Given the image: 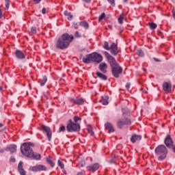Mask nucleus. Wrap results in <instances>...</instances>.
Instances as JSON below:
<instances>
[{"mask_svg":"<svg viewBox=\"0 0 175 175\" xmlns=\"http://www.w3.org/2000/svg\"><path fill=\"white\" fill-rule=\"evenodd\" d=\"M31 147H33V144L31 142L23 143L21 146V152H22L23 155H25V157H27V158H32L36 161H40L42 158L40 154L33 152Z\"/></svg>","mask_w":175,"mask_h":175,"instance_id":"1","label":"nucleus"},{"mask_svg":"<svg viewBox=\"0 0 175 175\" xmlns=\"http://www.w3.org/2000/svg\"><path fill=\"white\" fill-rule=\"evenodd\" d=\"M73 39V36L64 33L56 42L57 49H59V50H65V49H68Z\"/></svg>","mask_w":175,"mask_h":175,"instance_id":"2","label":"nucleus"},{"mask_svg":"<svg viewBox=\"0 0 175 175\" xmlns=\"http://www.w3.org/2000/svg\"><path fill=\"white\" fill-rule=\"evenodd\" d=\"M82 60L84 64H90L91 62L100 64V62L103 61V56L98 53L94 52L86 55L85 57H83Z\"/></svg>","mask_w":175,"mask_h":175,"instance_id":"3","label":"nucleus"},{"mask_svg":"<svg viewBox=\"0 0 175 175\" xmlns=\"http://www.w3.org/2000/svg\"><path fill=\"white\" fill-rule=\"evenodd\" d=\"M154 152L159 161H163L167 157V148L165 145H159L154 149Z\"/></svg>","mask_w":175,"mask_h":175,"instance_id":"4","label":"nucleus"},{"mask_svg":"<svg viewBox=\"0 0 175 175\" xmlns=\"http://www.w3.org/2000/svg\"><path fill=\"white\" fill-rule=\"evenodd\" d=\"M131 124L132 122L131 121V119L124 118L117 120L116 126L118 128V129H124L126 125H131Z\"/></svg>","mask_w":175,"mask_h":175,"instance_id":"5","label":"nucleus"},{"mask_svg":"<svg viewBox=\"0 0 175 175\" xmlns=\"http://www.w3.org/2000/svg\"><path fill=\"white\" fill-rule=\"evenodd\" d=\"M66 129L68 132H79L80 131V124L79 123H74L72 120H69Z\"/></svg>","mask_w":175,"mask_h":175,"instance_id":"6","label":"nucleus"},{"mask_svg":"<svg viewBox=\"0 0 175 175\" xmlns=\"http://www.w3.org/2000/svg\"><path fill=\"white\" fill-rule=\"evenodd\" d=\"M111 72L112 75L114 77H116V79H118V77H120V75L122 74V67H121L120 66V64H118L112 68H111Z\"/></svg>","mask_w":175,"mask_h":175,"instance_id":"7","label":"nucleus"},{"mask_svg":"<svg viewBox=\"0 0 175 175\" xmlns=\"http://www.w3.org/2000/svg\"><path fill=\"white\" fill-rule=\"evenodd\" d=\"M105 54L111 68H113L114 66H116L117 65H118L114 57H113L111 55H110L108 52H106V51L105 52Z\"/></svg>","mask_w":175,"mask_h":175,"instance_id":"8","label":"nucleus"},{"mask_svg":"<svg viewBox=\"0 0 175 175\" xmlns=\"http://www.w3.org/2000/svg\"><path fill=\"white\" fill-rule=\"evenodd\" d=\"M41 129L43 133H46L49 142H51V136L53 135V131H51V129L47 126L42 125Z\"/></svg>","mask_w":175,"mask_h":175,"instance_id":"9","label":"nucleus"},{"mask_svg":"<svg viewBox=\"0 0 175 175\" xmlns=\"http://www.w3.org/2000/svg\"><path fill=\"white\" fill-rule=\"evenodd\" d=\"M109 51L112 55H117L120 53L118 46L115 42H111Z\"/></svg>","mask_w":175,"mask_h":175,"instance_id":"10","label":"nucleus"},{"mask_svg":"<svg viewBox=\"0 0 175 175\" xmlns=\"http://www.w3.org/2000/svg\"><path fill=\"white\" fill-rule=\"evenodd\" d=\"M68 100L70 103L72 104V106H75V105H84V99L83 98H68Z\"/></svg>","mask_w":175,"mask_h":175,"instance_id":"11","label":"nucleus"},{"mask_svg":"<svg viewBox=\"0 0 175 175\" xmlns=\"http://www.w3.org/2000/svg\"><path fill=\"white\" fill-rule=\"evenodd\" d=\"M29 170L31 172H46L47 170V167L43 165H37L36 166L30 167Z\"/></svg>","mask_w":175,"mask_h":175,"instance_id":"12","label":"nucleus"},{"mask_svg":"<svg viewBox=\"0 0 175 175\" xmlns=\"http://www.w3.org/2000/svg\"><path fill=\"white\" fill-rule=\"evenodd\" d=\"M173 139H172V137H170V135H167V137H165V140H164V144H165L166 147H167V148H172V147H173L174 144H173Z\"/></svg>","mask_w":175,"mask_h":175,"instance_id":"13","label":"nucleus"},{"mask_svg":"<svg viewBox=\"0 0 175 175\" xmlns=\"http://www.w3.org/2000/svg\"><path fill=\"white\" fill-rule=\"evenodd\" d=\"M163 90L165 92H172V82H164L163 83Z\"/></svg>","mask_w":175,"mask_h":175,"instance_id":"14","label":"nucleus"},{"mask_svg":"<svg viewBox=\"0 0 175 175\" xmlns=\"http://www.w3.org/2000/svg\"><path fill=\"white\" fill-rule=\"evenodd\" d=\"M99 166H100L99 163H96L94 164H91L89 166H87L86 169L89 172H96V170L99 169Z\"/></svg>","mask_w":175,"mask_h":175,"instance_id":"15","label":"nucleus"},{"mask_svg":"<svg viewBox=\"0 0 175 175\" xmlns=\"http://www.w3.org/2000/svg\"><path fill=\"white\" fill-rule=\"evenodd\" d=\"M105 129H107L108 133H113L115 132L116 129H114V126L110 122H106L105 124Z\"/></svg>","mask_w":175,"mask_h":175,"instance_id":"16","label":"nucleus"},{"mask_svg":"<svg viewBox=\"0 0 175 175\" xmlns=\"http://www.w3.org/2000/svg\"><path fill=\"white\" fill-rule=\"evenodd\" d=\"M14 55L18 59H24L25 58V55H24V53L18 49L15 51Z\"/></svg>","mask_w":175,"mask_h":175,"instance_id":"17","label":"nucleus"},{"mask_svg":"<svg viewBox=\"0 0 175 175\" xmlns=\"http://www.w3.org/2000/svg\"><path fill=\"white\" fill-rule=\"evenodd\" d=\"M98 69L102 72V73H107V64L106 63L100 64Z\"/></svg>","mask_w":175,"mask_h":175,"instance_id":"18","label":"nucleus"},{"mask_svg":"<svg viewBox=\"0 0 175 175\" xmlns=\"http://www.w3.org/2000/svg\"><path fill=\"white\" fill-rule=\"evenodd\" d=\"M140 140H142V135H140L133 134L131 136V142L133 143H136V142H140Z\"/></svg>","mask_w":175,"mask_h":175,"instance_id":"19","label":"nucleus"},{"mask_svg":"<svg viewBox=\"0 0 175 175\" xmlns=\"http://www.w3.org/2000/svg\"><path fill=\"white\" fill-rule=\"evenodd\" d=\"M18 171L21 175H27V172L23 168V161H20L18 165Z\"/></svg>","mask_w":175,"mask_h":175,"instance_id":"20","label":"nucleus"},{"mask_svg":"<svg viewBox=\"0 0 175 175\" xmlns=\"http://www.w3.org/2000/svg\"><path fill=\"white\" fill-rule=\"evenodd\" d=\"M96 75L97 76V77H98V79H100V80H104V81H106V80H107V76L99 71H97L96 72Z\"/></svg>","mask_w":175,"mask_h":175,"instance_id":"21","label":"nucleus"},{"mask_svg":"<svg viewBox=\"0 0 175 175\" xmlns=\"http://www.w3.org/2000/svg\"><path fill=\"white\" fill-rule=\"evenodd\" d=\"M17 146L16 145H12L11 146L5 149L6 151H10L11 154H13L14 152H16L17 151Z\"/></svg>","mask_w":175,"mask_h":175,"instance_id":"22","label":"nucleus"},{"mask_svg":"<svg viewBox=\"0 0 175 175\" xmlns=\"http://www.w3.org/2000/svg\"><path fill=\"white\" fill-rule=\"evenodd\" d=\"M46 162L52 167H54V166H55V163H54V161L51 159L50 157H46Z\"/></svg>","mask_w":175,"mask_h":175,"instance_id":"23","label":"nucleus"},{"mask_svg":"<svg viewBox=\"0 0 175 175\" xmlns=\"http://www.w3.org/2000/svg\"><path fill=\"white\" fill-rule=\"evenodd\" d=\"M101 102L104 106H107V105H109V96L105 95L103 96V100Z\"/></svg>","mask_w":175,"mask_h":175,"instance_id":"24","label":"nucleus"},{"mask_svg":"<svg viewBox=\"0 0 175 175\" xmlns=\"http://www.w3.org/2000/svg\"><path fill=\"white\" fill-rule=\"evenodd\" d=\"M79 25L81 27H83L85 29H88V28H90V25H88V23H87L86 21L80 22Z\"/></svg>","mask_w":175,"mask_h":175,"instance_id":"25","label":"nucleus"},{"mask_svg":"<svg viewBox=\"0 0 175 175\" xmlns=\"http://www.w3.org/2000/svg\"><path fill=\"white\" fill-rule=\"evenodd\" d=\"M64 14L68 17V20L70 21H72V18H73V15H72V13L68 12L67 10L64 11Z\"/></svg>","mask_w":175,"mask_h":175,"instance_id":"26","label":"nucleus"},{"mask_svg":"<svg viewBox=\"0 0 175 175\" xmlns=\"http://www.w3.org/2000/svg\"><path fill=\"white\" fill-rule=\"evenodd\" d=\"M122 111L123 117H126V116H129V109H128L127 108H122Z\"/></svg>","mask_w":175,"mask_h":175,"instance_id":"27","label":"nucleus"},{"mask_svg":"<svg viewBox=\"0 0 175 175\" xmlns=\"http://www.w3.org/2000/svg\"><path fill=\"white\" fill-rule=\"evenodd\" d=\"M125 17V14L123 13L121 14L118 19V21L119 24H123L124 23V18Z\"/></svg>","mask_w":175,"mask_h":175,"instance_id":"28","label":"nucleus"},{"mask_svg":"<svg viewBox=\"0 0 175 175\" xmlns=\"http://www.w3.org/2000/svg\"><path fill=\"white\" fill-rule=\"evenodd\" d=\"M46 83H47V77L44 76L43 78H42V81L40 83L41 87H43L44 85V84H46Z\"/></svg>","mask_w":175,"mask_h":175,"instance_id":"29","label":"nucleus"},{"mask_svg":"<svg viewBox=\"0 0 175 175\" xmlns=\"http://www.w3.org/2000/svg\"><path fill=\"white\" fill-rule=\"evenodd\" d=\"M150 29H155L157 27V23H148Z\"/></svg>","mask_w":175,"mask_h":175,"instance_id":"30","label":"nucleus"},{"mask_svg":"<svg viewBox=\"0 0 175 175\" xmlns=\"http://www.w3.org/2000/svg\"><path fill=\"white\" fill-rule=\"evenodd\" d=\"M137 55H139V57H144V52H143V50L139 49L137 51Z\"/></svg>","mask_w":175,"mask_h":175,"instance_id":"31","label":"nucleus"},{"mask_svg":"<svg viewBox=\"0 0 175 175\" xmlns=\"http://www.w3.org/2000/svg\"><path fill=\"white\" fill-rule=\"evenodd\" d=\"M105 50H110V46H109V42H107V41H105L104 42V46H103Z\"/></svg>","mask_w":175,"mask_h":175,"instance_id":"32","label":"nucleus"},{"mask_svg":"<svg viewBox=\"0 0 175 175\" xmlns=\"http://www.w3.org/2000/svg\"><path fill=\"white\" fill-rule=\"evenodd\" d=\"M78 121H81V118L79 116L74 117V124H77Z\"/></svg>","mask_w":175,"mask_h":175,"instance_id":"33","label":"nucleus"},{"mask_svg":"<svg viewBox=\"0 0 175 175\" xmlns=\"http://www.w3.org/2000/svg\"><path fill=\"white\" fill-rule=\"evenodd\" d=\"M57 165L61 167V169H64L65 167V165H64V163L61 161V160H58Z\"/></svg>","mask_w":175,"mask_h":175,"instance_id":"34","label":"nucleus"},{"mask_svg":"<svg viewBox=\"0 0 175 175\" xmlns=\"http://www.w3.org/2000/svg\"><path fill=\"white\" fill-rule=\"evenodd\" d=\"M105 17H106V14H105V12L102 13L98 18V21L99 22L102 21V20H103V18H105Z\"/></svg>","mask_w":175,"mask_h":175,"instance_id":"35","label":"nucleus"},{"mask_svg":"<svg viewBox=\"0 0 175 175\" xmlns=\"http://www.w3.org/2000/svg\"><path fill=\"white\" fill-rule=\"evenodd\" d=\"M65 131H66V127H65V126H62L59 129V133H61V132H65Z\"/></svg>","mask_w":175,"mask_h":175,"instance_id":"36","label":"nucleus"},{"mask_svg":"<svg viewBox=\"0 0 175 175\" xmlns=\"http://www.w3.org/2000/svg\"><path fill=\"white\" fill-rule=\"evenodd\" d=\"M88 131L89 133H90L91 136H94V131H92V127L89 126L88 128Z\"/></svg>","mask_w":175,"mask_h":175,"instance_id":"37","label":"nucleus"},{"mask_svg":"<svg viewBox=\"0 0 175 175\" xmlns=\"http://www.w3.org/2000/svg\"><path fill=\"white\" fill-rule=\"evenodd\" d=\"M107 1L109 3H110V5H111V6H116V2L114 0H107Z\"/></svg>","mask_w":175,"mask_h":175,"instance_id":"38","label":"nucleus"},{"mask_svg":"<svg viewBox=\"0 0 175 175\" xmlns=\"http://www.w3.org/2000/svg\"><path fill=\"white\" fill-rule=\"evenodd\" d=\"M10 1L9 0H5V5L6 9H9V6H10V3H9Z\"/></svg>","mask_w":175,"mask_h":175,"instance_id":"39","label":"nucleus"},{"mask_svg":"<svg viewBox=\"0 0 175 175\" xmlns=\"http://www.w3.org/2000/svg\"><path fill=\"white\" fill-rule=\"evenodd\" d=\"M31 32L33 33H36V27H32L31 28Z\"/></svg>","mask_w":175,"mask_h":175,"instance_id":"40","label":"nucleus"},{"mask_svg":"<svg viewBox=\"0 0 175 175\" xmlns=\"http://www.w3.org/2000/svg\"><path fill=\"white\" fill-rule=\"evenodd\" d=\"M75 38H81V34L79 31H76L75 34Z\"/></svg>","mask_w":175,"mask_h":175,"instance_id":"41","label":"nucleus"},{"mask_svg":"<svg viewBox=\"0 0 175 175\" xmlns=\"http://www.w3.org/2000/svg\"><path fill=\"white\" fill-rule=\"evenodd\" d=\"M73 25H74V27H75V28L76 29H77V28H79V24H78L77 23L74 22V23H73Z\"/></svg>","mask_w":175,"mask_h":175,"instance_id":"42","label":"nucleus"},{"mask_svg":"<svg viewBox=\"0 0 175 175\" xmlns=\"http://www.w3.org/2000/svg\"><path fill=\"white\" fill-rule=\"evenodd\" d=\"M126 90H129V88H131V83H127L125 85Z\"/></svg>","mask_w":175,"mask_h":175,"instance_id":"43","label":"nucleus"},{"mask_svg":"<svg viewBox=\"0 0 175 175\" xmlns=\"http://www.w3.org/2000/svg\"><path fill=\"white\" fill-rule=\"evenodd\" d=\"M10 162H12V163L16 162V159L14 157H11L10 159Z\"/></svg>","mask_w":175,"mask_h":175,"instance_id":"44","label":"nucleus"},{"mask_svg":"<svg viewBox=\"0 0 175 175\" xmlns=\"http://www.w3.org/2000/svg\"><path fill=\"white\" fill-rule=\"evenodd\" d=\"M42 14H46V8H43L42 10Z\"/></svg>","mask_w":175,"mask_h":175,"instance_id":"45","label":"nucleus"},{"mask_svg":"<svg viewBox=\"0 0 175 175\" xmlns=\"http://www.w3.org/2000/svg\"><path fill=\"white\" fill-rule=\"evenodd\" d=\"M3 16V14L2 12V10L0 9V18H2Z\"/></svg>","mask_w":175,"mask_h":175,"instance_id":"46","label":"nucleus"},{"mask_svg":"<svg viewBox=\"0 0 175 175\" xmlns=\"http://www.w3.org/2000/svg\"><path fill=\"white\" fill-rule=\"evenodd\" d=\"M83 1L86 3H90V2H91V0H83Z\"/></svg>","mask_w":175,"mask_h":175,"instance_id":"47","label":"nucleus"},{"mask_svg":"<svg viewBox=\"0 0 175 175\" xmlns=\"http://www.w3.org/2000/svg\"><path fill=\"white\" fill-rule=\"evenodd\" d=\"M34 2H36L37 3H40V2L42 1V0H33Z\"/></svg>","mask_w":175,"mask_h":175,"instance_id":"48","label":"nucleus"},{"mask_svg":"<svg viewBox=\"0 0 175 175\" xmlns=\"http://www.w3.org/2000/svg\"><path fill=\"white\" fill-rule=\"evenodd\" d=\"M77 175H83V172H79L77 174Z\"/></svg>","mask_w":175,"mask_h":175,"instance_id":"49","label":"nucleus"},{"mask_svg":"<svg viewBox=\"0 0 175 175\" xmlns=\"http://www.w3.org/2000/svg\"><path fill=\"white\" fill-rule=\"evenodd\" d=\"M172 148L174 152H175V146H174V145H173V146L172 147Z\"/></svg>","mask_w":175,"mask_h":175,"instance_id":"50","label":"nucleus"},{"mask_svg":"<svg viewBox=\"0 0 175 175\" xmlns=\"http://www.w3.org/2000/svg\"><path fill=\"white\" fill-rule=\"evenodd\" d=\"M154 61L156 62H159V59H157V58H154Z\"/></svg>","mask_w":175,"mask_h":175,"instance_id":"51","label":"nucleus"},{"mask_svg":"<svg viewBox=\"0 0 175 175\" xmlns=\"http://www.w3.org/2000/svg\"><path fill=\"white\" fill-rule=\"evenodd\" d=\"M172 16H173L174 18L175 19V12H173Z\"/></svg>","mask_w":175,"mask_h":175,"instance_id":"52","label":"nucleus"},{"mask_svg":"<svg viewBox=\"0 0 175 175\" xmlns=\"http://www.w3.org/2000/svg\"><path fill=\"white\" fill-rule=\"evenodd\" d=\"M2 126H3V124L0 123V128H2Z\"/></svg>","mask_w":175,"mask_h":175,"instance_id":"53","label":"nucleus"},{"mask_svg":"<svg viewBox=\"0 0 175 175\" xmlns=\"http://www.w3.org/2000/svg\"><path fill=\"white\" fill-rule=\"evenodd\" d=\"M2 91V86L0 85V92Z\"/></svg>","mask_w":175,"mask_h":175,"instance_id":"54","label":"nucleus"},{"mask_svg":"<svg viewBox=\"0 0 175 175\" xmlns=\"http://www.w3.org/2000/svg\"><path fill=\"white\" fill-rule=\"evenodd\" d=\"M124 2H125V3H126V2H128V0H124Z\"/></svg>","mask_w":175,"mask_h":175,"instance_id":"55","label":"nucleus"},{"mask_svg":"<svg viewBox=\"0 0 175 175\" xmlns=\"http://www.w3.org/2000/svg\"><path fill=\"white\" fill-rule=\"evenodd\" d=\"M144 70L146 72V68H144Z\"/></svg>","mask_w":175,"mask_h":175,"instance_id":"56","label":"nucleus"}]
</instances>
